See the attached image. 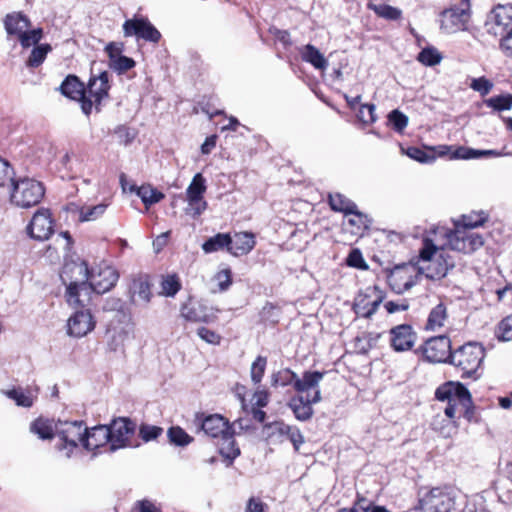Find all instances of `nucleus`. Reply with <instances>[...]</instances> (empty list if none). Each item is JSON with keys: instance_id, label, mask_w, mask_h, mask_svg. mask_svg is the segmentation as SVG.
Segmentation results:
<instances>
[{"instance_id": "32", "label": "nucleus", "mask_w": 512, "mask_h": 512, "mask_svg": "<svg viewBox=\"0 0 512 512\" xmlns=\"http://www.w3.org/2000/svg\"><path fill=\"white\" fill-rule=\"evenodd\" d=\"M448 318L447 307L444 303L437 304L429 313L426 329L435 331L444 326Z\"/></svg>"}, {"instance_id": "54", "label": "nucleus", "mask_w": 512, "mask_h": 512, "mask_svg": "<svg viewBox=\"0 0 512 512\" xmlns=\"http://www.w3.org/2000/svg\"><path fill=\"white\" fill-rule=\"evenodd\" d=\"M162 432L163 429L161 427L145 424L141 425L139 429V435L145 442L155 440Z\"/></svg>"}, {"instance_id": "51", "label": "nucleus", "mask_w": 512, "mask_h": 512, "mask_svg": "<svg viewBox=\"0 0 512 512\" xmlns=\"http://www.w3.org/2000/svg\"><path fill=\"white\" fill-rule=\"evenodd\" d=\"M187 214L196 218L207 208V202L203 198H188Z\"/></svg>"}, {"instance_id": "38", "label": "nucleus", "mask_w": 512, "mask_h": 512, "mask_svg": "<svg viewBox=\"0 0 512 512\" xmlns=\"http://www.w3.org/2000/svg\"><path fill=\"white\" fill-rule=\"evenodd\" d=\"M169 441L176 446H187L193 441V438L179 426L170 427L167 431Z\"/></svg>"}, {"instance_id": "35", "label": "nucleus", "mask_w": 512, "mask_h": 512, "mask_svg": "<svg viewBox=\"0 0 512 512\" xmlns=\"http://www.w3.org/2000/svg\"><path fill=\"white\" fill-rule=\"evenodd\" d=\"M380 338V334L363 332L354 339V349L357 353L366 354L374 347Z\"/></svg>"}, {"instance_id": "29", "label": "nucleus", "mask_w": 512, "mask_h": 512, "mask_svg": "<svg viewBox=\"0 0 512 512\" xmlns=\"http://www.w3.org/2000/svg\"><path fill=\"white\" fill-rule=\"evenodd\" d=\"M291 426L283 421H275L264 426V434L272 443H282L287 440Z\"/></svg>"}, {"instance_id": "40", "label": "nucleus", "mask_w": 512, "mask_h": 512, "mask_svg": "<svg viewBox=\"0 0 512 512\" xmlns=\"http://www.w3.org/2000/svg\"><path fill=\"white\" fill-rule=\"evenodd\" d=\"M485 104L495 111H505L512 108V94L498 95L485 100Z\"/></svg>"}, {"instance_id": "14", "label": "nucleus", "mask_w": 512, "mask_h": 512, "mask_svg": "<svg viewBox=\"0 0 512 512\" xmlns=\"http://www.w3.org/2000/svg\"><path fill=\"white\" fill-rule=\"evenodd\" d=\"M75 313L69 317L67 322L68 335L81 338L91 332L95 327V320L91 314L90 306L73 307Z\"/></svg>"}, {"instance_id": "12", "label": "nucleus", "mask_w": 512, "mask_h": 512, "mask_svg": "<svg viewBox=\"0 0 512 512\" xmlns=\"http://www.w3.org/2000/svg\"><path fill=\"white\" fill-rule=\"evenodd\" d=\"M110 432V446L107 451L115 452L118 449L130 446V439L135 432L136 425L128 418H118L107 425Z\"/></svg>"}, {"instance_id": "62", "label": "nucleus", "mask_w": 512, "mask_h": 512, "mask_svg": "<svg viewBox=\"0 0 512 512\" xmlns=\"http://www.w3.org/2000/svg\"><path fill=\"white\" fill-rule=\"evenodd\" d=\"M369 508H371V501L364 497H358L351 508H343L338 512H368Z\"/></svg>"}, {"instance_id": "4", "label": "nucleus", "mask_w": 512, "mask_h": 512, "mask_svg": "<svg viewBox=\"0 0 512 512\" xmlns=\"http://www.w3.org/2000/svg\"><path fill=\"white\" fill-rule=\"evenodd\" d=\"M484 355V348L480 344L469 342L452 351L449 363L461 372L462 378L476 379Z\"/></svg>"}, {"instance_id": "9", "label": "nucleus", "mask_w": 512, "mask_h": 512, "mask_svg": "<svg viewBox=\"0 0 512 512\" xmlns=\"http://www.w3.org/2000/svg\"><path fill=\"white\" fill-rule=\"evenodd\" d=\"M273 380L275 385H292L298 393H306L317 387L320 381V372H305L303 378L300 379L291 370L283 369L274 375Z\"/></svg>"}, {"instance_id": "50", "label": "nucleus", "mask_w": 512, "mask_h": 512, "mask_svg": "<svg viewBox=\"0 0 512 512\" xmlns=\"http://www.w3.org/2000/svg\"><path fill=\"white\" fill-rule=\"evenodd\" d=\"M302 59L311 63L316 69H320V51L308 44L301 50Z\"/></svg>"}, {"instance_id": "64", "label": "nucleus", "mask_w": 512, "mask_h": 512, "mask_svg": "<svg viewBox=\"0 0 512 512\" xmlns=\"http://www.w3.org/2000/svg\"><path fill=\"white\" fill-rule=\"evenodd\" d=\"M500 48L506 56L512 57V28L502 36Z\"/></svg>"}, {"instance_id": "15", "label": "nucleus", "mask_w": 512, "mask_h": 512, "mask_svg": "<svg viewBox=\"0 0 512 512\" xmlns=\"http://www.w3.org/2000/svg\"><path fill=\"white\" fill-rule=\"evenodd\" d=\"M29 235L36 240H47L54 232V222L49 209H38L27 227Z\"/></svg>"}, {"instance_id": "49", "label": "nucleus", "mask_w": 512, "mask_h": 512, "mask_svg": "<svg viewBox=\"0 0 512 512\" xmlns=\"http://www.w3.org/2000/svg\"><path fill=\"white\" fill-rule=\"evenodd\" d=\"M496 336L501 341H512V315L507 316L498 324Z\"/></svg>"}, {"instance_id": "60", "label": "nucleus", "mask_w": 512, "mask_h": 512, "mask_svg": "<svg viewBox=\"0 0 512 512\" xmlns=\"http://www.w3.org/2000/svg\"><path fill=\"white\" fill-rule=\"evenodd\" d=\"M13 175L14 171L10 164L0 158V186H5L7 183L12 184V181H14Z\"/></svg>"}, {"instance_id": "58", "label": "nucleus", "mask_w": 512, "mask_h": 512, "mask_svg": "<svg viewBox=\"0 0 512 512\" xmlns=\"http://www.w3.org/2000/svg\"><path fill=\"white\" fill-rule=\"evenodd\" d=\"M375 12L385 19L397 20L401 17V10L390 5H380L374 8Z\"/></svg>"}, {"instance_id": "3", "label": "nucleus", "mask_w": 512, "mask_h": 512, "mask_svg": "<svg viewBox=\"0 0 512 512\" xmlns=\"http://www.w3.org/2000/svg\"><path fill=\"white\" fill-rule=\"evenodd\" d=\"M455 492L451 487L420 488L418 503L411 511L451 512L455 507Z\"/></svg>"}, {"instance_id": "42", "label": "nucleus", "mask_w": 512, "mask_h": 512, "mask_svg": "<svg viewBox=\"0 0 512 512\" xmlns=\"http://www.w3.org/2000/svg\"><path fill=\"white\" fill-rule=\"evenodd\" d=\"M162 294L167 297H173L181 288L179 278L173 275H167L161 282Z\"/></svg>"}, {"instance_id": "21", "label": "nucleus", "mask_w": 512, "mask_h": 512, "mask_svg": "<svg viewBox=\"0 0 512 512\" xmlns=\"http://www.w3.org/2000/svg\"><path fill=\"white\" fill-rule=\"evenodd\" d=\"M109 89V73L107 71H101L98 75H92L90 77L87 89H85L86 95H89L87 99L92 100L93 104L96 105L97 110L101 101L108 97Z\"/></svg>"}, {"instance_id": "17", "label": "nucleus", "mask_w": 512, "mask_h": 512, "mask_svg": "<svg viewBox=\"0 0 512 512\" xmlns=\"http://www.w3.org/2000/svg\"><path fill=\"white\" fill-rule=\"evenodd\" d=\"M418 275L412 265L397 266L391 272L388 280L392 290L401 294L409 290L417 283Z\"/></svg>"}, {"instance_id": "5", "label": "nucleus", "mask_w": 512, "mask_h": 512, "mask_svg": "<svg viewBox=\"0 0 512 512\" xmlns=\"http://www.w3.org/2000/svg\"><path fill=\"white\" fill-rule=\"evenodd\" d=\"M11 188V203L23 209L38 205L45 195L44 185L29 177L14 179Z\"/></svg>"}, {"instance_id": "7", "label": "nucleus", "mask_w": 512, "mask_h": 512, "mask_svg": "<svg viewBox=\"0 0 512 512\" xmlns=\"http://www.w3.org/2000/svg\"><path fill=\"white\" fill-rule=\"evenodd\" d=\"M470 17V0H460L440 13V28L448 34L465 31Z\"/></svg>"}, {"instance_id": "22", "label": "nucleus", "mask_w": 512, "mask_h": 512, "mask_svg": "<svg viewBox=\"0 0 512 512\" xmlns=\"http://www.w3.org/2000/svg\"><path fill=\"white\" fill-rule=\"evenodd\" d=\"M181 315L191 322L209 323L215 318L211 308L201 302L192 300H189L187 303L182 305Z\"/></svg>"}, {"instance_id": "30", "label": "nucleus", "mask_w": 512, "mask_h": 512, "mask_svg": "<svg viewBox=\"0 0 512 512\" xmlns=\"http://www.w3.org/2000/svg\"><path fill=\"white\" fill-rule=\"evenodd\" d=\"M129 191L136 192L146 207L160 202L165 197L162 192L154 189L150 185H142L140 187L132 185Z\"/></svg>"}, {"instance_id": "52", "label": "nucleus", "mask_w": 512, "mask_h": 512, "mask_svg": "<svg viewBox=\"0 0 512 512\" xmlns=\"http://www.w3.org/2000/svg\"><path fill=\"white\" fill-rule=\"evenodd\" d=\"M346 264L350 267L365 270L368 268L366 264L362 252L358 248H354L350 251L349 255L346 258Z\"/></svg>"}, {"instance_id": "18", "label": "nucleus", "mask_w": 512, "mask_h": 512, "mask_svg": "<svg viewBox=\"0 0 512 512\" xmlns=\"http://www.w3.org/2000/svg\"><path fill=\"white\" fill-rule=\"evenodd\" d=\"M195 423L205 435L212 438H221L231 429L228 420L219 414L197 415Z\"/></svg>"}, {"instance_id": "36", "label": "nucleus", "mask_w": 512, "mask_h": 512, "mask_svg": "<svg viewBox=\"0 0 512 512\" xmlns=\"http://www.w3.org/2000/svg\"><path fill=\"white\" fill-rule=\"evenodd\" d=\"M52 50L49 44H38L35 46L25 64L26 67L32 69L39 67L46 59L47 54Z\"/></svg>"}, {"instance_id": "11", "label": "nucleus", "mask_w": 512, "mask_h": 512, "mask_svg": "<svg viewBox=\"0 0 512 512\" xmlns=\"http://www.w3.org/2000/svg\"><path fill=\"white\" fill-rule=\"evenodd\" d=\"M124 37L135 36L148 42L158 43L161 39V33L157 28L144 16H134L127 19L123 25Z\"/></svg>"}, {"instance_id": "31", "label": "nucleus", "mask_w": 512, "mask_h": 512, "mask_svg": "<svg viewBox=\"0 0 512 512\" xmlns=\"http://www.w3.org/2000/svg\"><path fill=\"white\" fill-rule=\"evenodd\" d=\"M30 431L42 440H51L54 436H56L55 423L42 417L37 418L31 423Z\"/></svg>"}, {"instance_id": "37", "label": "nucleus", "mask_w": 512, "mask_h": 512, "mask_svg": "<svg viewBox=\"0 0 512 512\" xmlns=\"http://www.w3.org/2000/svg\"><path fill=\"white\" fill-rule=\"evenodd\" d=\"M9 399L15 401L16 405L29 408L33 405L34 396L31 392H24L21 388H14L3 392Z\"/></svg>"}, {"instance_id": "59", "label": "nucleus", "mask_w": 512, "mask_h": 512, "mask_svg": "<svg viewBox=\"0 0 512 512\" xmlns=\"http://www.w3.org/2000/svg\"><path fill=\"white\" fill-rule=\"evenodd\" d=\"M219 291L224 292L232 284V273L230 269H223L215 275Z\"/></svg>"}, {"instance_id": "1", "label": "nucleus", "mask_w": 512, "mask_h": 512, "mask_svg": "<svg viewBox=\"0 0 512 512\" xmlns=\"http://www.w3.org/2000/svg\"><path fill=\"white\" fill-rule=\"evenodd\" d=\"M118 278L117 271L110 266L100 269L98 274L90 273L86 262L67 264L61 274L66 301L71 307L91 306L93 295L109 291Z\"/></svg>"}, {"instance_id": "56", "label": "nucleus", "mask_w": 512, "mask_h": 512, "mask_svg": "<svg viewBox=\"0 0 512 512\" xmlns=\"http://www.w3.org/2000/svg\"><path fill=\"white\" fill-rule=\"evenodd\" d=\"M451 158L453 159H476L481 158L480 150L468 148V147H458L456 148Z\"/></svg>"}, {"instance_id": "26", "label": "nucleus", "mask_w": 512, "mask_h": 512, "mask_svg": "<svg viewBox=\"0 0 512 512\" xmlns=\"http://www.w3.org/2000/svg\"><path fill=\"white\" fill-rule=\"evenodd\" d=\"M255 246V237L252 233L240 232L230 236L229 253L234 256L248 254Z\"/></svg>"}, {"instance_id": "10", "label": "nucleus", "mask_w": 512, "mask_h": 512, "mask_svg": "<svg viewBox=\"0 0 512 512\" xmlns=\"http://www.w3.org/2000/svg\"><path fill=\"white\" fill-rule=\"evenodd\" d=\"M512 28V5H497L486 16L485 31L492 36H503Z\"/></svg>"}, {"instance_id": "25", "label": "nucleus", "mask_w": 512, "mask_h": 512, "mask_svg": "<svg viewBox=\"0 0 512 512\" xmlns=\"http://www.w3.org/2000/svg\"><path fill=\"white\" fill-rule=\"evenodd\" d=\"M110 432L107 425H98L88 429L86 427L83 448L95 451L99 448L110 446Z\"/></svg>"}, {"instance_id": "53", "label": "nucleus", "mask_w": 512, "mask_h": 512, "mask_svg": "<svg viewBox=\"0 0 512 512\" xmlns=\"http://www.w3.org/2000/svg\"><path fill=\"white\" fill-rule=\"evenodd\" d=\"M487 220V216L484 212H481L479 214H475V218L473 215H463L461 219V223H458L459 226H462L463 228H475L478 226H481L484 224V222Z\"/></svg>"}, {"instance_id": "24", "label": "nucleus", "mask_w": 512, "mask_h": 512, "mask_svg": "<svg viewBox=\"0 0 512 512\" xmlns=\"http://www.w3.org/2000/svg\"><path fill=\"white\" fill-rule=\"evenodd\" d=\"M303 394L304 393H300L299 396L293 397L288 404L295 417L301 421L307 420L311 417V404L317 402L320 399V390L315 389L312 398L309 397L308 392H306L305 396Z\"/></svg>"}, {"instance_id": "2", "label": "nucleus", "mask_w": 512, "mask_h": 512, "mask_svg": "<svg viewBox=\"0 0 512 512\" xmlns=\"http://www.w3.org/2000/svg\"><path fill=\"white\" fill-rule=\"evenodd\" d=\"M420 258L422 261L428 262V265L421 269H426V277L432 280L444 278L449 270L455 267V256L445 249L437 251V247L430 239L424 240Z\"/></svg>"}, {"instance_id": "44", "label": "nucleus", "mask_w": 512, "mask_h": 512, "mask_svg": "<svg viewBox=\"0 0 512 512\" xmlns=\"http://www.w3.org/2000/svg\"><path fill=\"white\" fill-rule=\"evenodd\" d=\"M453 402L467 409L471 403V395L468 389L461 383H454Z\"/></svg>"}, {"instance_id": "20", "label": "nucleus", "mask_w": 512, "mask_h": 512, "mask_svg": "<svg viewBox=\"0 0 512 512\" xmlns=\"http://www.w3.org/2000/svg\"><path fill=\"white\" fill-rule=\"evenodd\" d=\"M130 302L134 305H147L152 298L149 276L139 274L131 279L128 288Z\"/></svg>"}, {"instance_id": "6", "label": "nucleus", "mask_w": 512, "mask_h": 512, "mask_svg": "<svg viewBox=\"0 0 512 512\" xmlns=\"http://www.w3.org/2000/svg\"><path fill=\"white\" fill-rule=\"evenodd\" d=\"M86 425L82 420L58 421L55 423V433L60 442L56 445L58 451H63L67 458L73 455L79 444L83 446Z\"/></svg>"}, {"instance_id": "57", "label": "nucleus", "mask_w": 512, "mask_h": 512, "mask_svg": "<svg viewBox=\"0 0 512 512\" xmlns=\"http://www.w3.org/2000/svg\"><path fill=\"white\" fill-rule=\"evenodd\" d=\"M357 116L359 120L364 124H370L375 122V106L373 104L361 105Z\"/></svg>"}, {"instance_id": "23", "label": "nucleus", "mask_w": 512, "mask_h": 512, "mask_svg": "<svg viewBox=\"0 0 512 512\" xmlns=\"http://www.w3.org/2000/svg\"><path fill=\"white\" fill-rule=\"evenodd\" d=\"M391 346L396 351H406L413 347L416 333L408 324H401L391 329Z\"/></svg>"}, {"instance_id": "63", "label": "nucleus", "mask_w": 512, "mask_h": 512, "mask_svg": "<svg viewBox=\"0 0 512 512\" xmlns=\"http://www.w3.org/2000/svg\"><path fill=\"white\" fill-rule=\"evenodd\" d=\"M62 165L69 171L77 170L80 165V159L73 152H66L61 158Z\"/></svg>"}, {"instance_id": "28", "label": "nucleus", "mask_w": 512, "mask_h": 512, "mask_svg": "<svg viewBox=\"0 0 512 512\" xmlns=\"http://www.w3.org/2000/svg\"><path fill=\"white\" fill-rule=\"evenodd\" d=\"M329 205L332 210L343 212L344 214H354L359 218V221L364 215L357 211V206L350 199L340 193L329 194Z\"/></svg>"}, {"instance_id": "47", "label": "nucleus", "mask_w": 512, "mask_h": 512, "mask_svg": "<svg viewBox=\"0 0 512 512\" xmlns=\"http://www.w3.org/2000/svg\"><path fill=\"white\" fill-rule=\"evenodd\" d=\"M388 121L396 132L402 133L408 125V117L401 111L395 109L388 115Z\"/></svg>"}, {"instance_id": "34", "label": "nucleus", "mask_w": 512, "mask_h": 512, "mask_svg": "<svg viewBox=\"0 0 512 512\" xmlns=\"http://www.w3.org/2000/svg\"><path fill=\"white\" fill-rule=\"evenodd\" d=\"M234 432L230 429L225 435H223L221 439V443L219 446L220 454L228 459L230 463L240 455V449L236 446L235 440L233 438Z\"/></svg>"}, {"instance_id": "43", "label": "nucleus", "mask_w": 512, "mask_h": 512, "mask_svg": "<svg viewBox=\"0 0 512 512\" xmlns=\"http://www.w3.org/2000/svg\"><path fill=\"white\" fill-rule=\"evenodd\" d=\"M107 204L100 203L95 206L84 205L83 213H81V222L95 221L100 218L107 209Z\"/></svg>"}, {"instance_id": "19", "label": "nucleus", "mask_w": 512, "mask_h": 512, "mask_svg": "<svg viewBox=\"0 0 512 512\" xmlns=\"http://www.w3.org/2000/svg\"><path fill=\"white\" fill-rule=\"evenodd\" d=\"M456 227L455 234L449 239V245L452 250L468 254L483 246L484 241L480 234L461 231L459 224Z\"/></svg>"}, {"instance_id": "16", "label": "nucleus", "mask_w": 512, "mask_h": 512, "mask_svg": "<svg viewBox=\"0 0 512 512\" xmlns=\"http://www.w3.org/2000/svg\"><path fill=\"white\" fill-rule=\"evenodd\" d=\"M59 89L64 96L73 100H79L81 103V109L85 115H89L91 113L93 102L91 99H87L84 85L79 81L78 77L68 75L60 85Z\"/></svg>"}, {"instance_id": "55", "label": "nucleus", "mask_w": 512, "mask_h": 512, "mask_svg": "<svg viewBox=\"0 0 512 512\" xmlns=\"http://www.w3.org/2000/svg\"><path fill=\"white\" fill-rule=\"evenodd\" d=\"M470 87L485 96L492 90L493 83L485 77H479L472 79Z\"/></svg>"}, {"instance_id": "33", "label": "nucleus", "mask_w": 512, "mask_h": 512, "mask_svg": "<svg viewBox=\"0 0 512 512\" xmlns=\"http://www.w3.org/2000/svg\"><path fill=\"white\" fill-rule=\"evenodd\" d=\"M230 235L227 233H218L208 238L203 244L202 249L206 254L226 250L229 252Z\"/></svg>"}, {"instance_id": "27", "label": "nucleus", "mask_w": 512, "mask_h": 512, "mask_svg": "<svg viewBox=\"0 0 512 512\" xmlns=\"http://www.w3.org/2000/svg\"><path fill=\"white\" fill-rule=\"evenodd\" d=\"M4 26L8 35L19 36L30 27V20L21 12H13L6 15Z\"/></svg>"}, {"instance_id": "61", "label": "nucleus", "mask_w": 512, "mask_h": 512, "mask_svg": "<svg viewBox=\"0 0 512 512\" xmlns=\"http://www.w3.org/2000/svg\"><path fill=\"white\" fill-rule=\"evenodd\" d=\"M453 390H454V382H448L439 388H437L435 392V397L440 401H448L449 403L453 402Z\"/></svg>"}, {"instance_id": "48", "label": "nucleus", "mask_w": 512, "mask_h": 512, "mask_svg": "<svg viewBox=\"0 0 512 512\" xmlns=\"http://www.w3.org/2000/svg\"><path fill=\"white\" fill-rule=\"evenodd\" d=\"M267 365V359L263 356H258L251 365V379L255 384L261 382Z\"/></svg>"}, {"instance_id": "46", "label": "nucleus", "mask_w": 512, "mask_h": 512, "mask_svg": "<svg viewBox=\"0 0 512 512\" xmlns=\"http://www.w3.org/2000/svg\"><path fill=\"white\" fill-rule=\"evenodd\" d=\"M135 65L136 62L132 58L124 55L116 57L115 59L109 61V67L119 74H122L132 69L133 67H135Z\"/></svg>"}, {"instance_id": "41", "label": "nucleus", "mask_w": 512, "mask_h": 512, "mask_svg": "<svg viewBox=\"0 0 512 512\" xmlns=\"http://www.w3.org/2000/svg\"><path fill=\"white\" fill-rule=\"evenodd\" d=\"M417 60L426 66H434L441 62L442 56L437 49L428 47L422 49L417 56Z\"/></svg>"}, {"instance_id": "39", "label": "nucleus", "mask_w": 512, "mask_h": 512, "mask_svg": "<svg viewBox=\"0 0 512 512\" xmlns=\"http://www.w3.org/2000/svg\"><path fill=\"white\" fill-rule=\"evenodd\" d=\"M205 178L201 173H197L190 185L188 186L186 190L187 199L188 198H203V194L206 191V184H205Z\"/></svg>"}, {"instance_id": "45", "label": "nucleus", "mask_w": 512, "mask_h": 512, "mask_svg": "<svg viewBox=\"0 0 512 512\" xmlns=\"http://www.w3.org/2000/svg\"><path fill=\"white\" fill-rule=\"evenodd\" d=\"M42 34L43 32L41 28L33 29L30 31L27 29L17 37L19 38L21 46L23 48H28L32 45L38 44L42 38Z\"/></svg>"}, {"instance_id": "8", "label": "nucleus", "mask_w": 512, "mask_h": 512, "mask_svg": "<svg viewBox=\"0 0 512 512\" xmlns=\"http://www.w3.org/2000/svg\"><path fill=\"white\" fill-rule=\"evenodd\" d=\"M384 299L385 293L377 285L368 286L356 295L353 310L357 316L370 318Z\"/></svg>"}, {"instance_id": "13", "label": "nucleus", "mask_w": 512, "mask_h": 512, "mask_svg": "<svg viewBox=\"0 0 512 512\" xmlns=\"http://www.w3.org/2000/svg\"><path fill=\"white\" fill-rule=\"evenodd\" d=\"M421 349L425 360L431 363L449 362L452 353L451 341L445 335L428 339Z\"/></svg>"}]
</instances>
